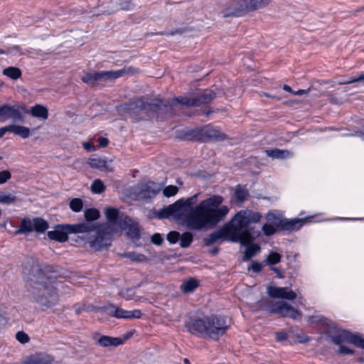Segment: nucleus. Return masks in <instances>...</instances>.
Returning a JSON list of instances; mask_svg holds the SVG:
<instances>
[{"label": "nucleus", "mask_w": 364, "mask_h": 364, "mask_svg": "<svg viewBox=\"0 0 364 364\" xmlns=\"http://www.w3.org/2000/svg\"><path fill=\"white\" fill-rule=\"evenodd\" d=\"M193 240V235L191 232H185L181 235L179 245L182 248L188 247Z\"/></svg>", "instance_id": "2f4dec72"}, {"label": "nucleus", "mask_w": 364, "mask_h": 364, "mask_svg": "<svg viewBox=\"0 0 364 364\" xmlns=\"http://www.w3.org/2000/svg\"><path fill=\"white\" fill-rule=\"evenodd\" d=\"M181 238V234L178 231H170L166 235V240L171 244H176L179 241Z\"/></svg>", "instance_id": "79ce46f5"}, {"label": "nucleus", "mask_w": 364, "mask_h": 364, "mask_svg": "<svg viewBox=\"0 0 364 364\" xmlns=\"http://www.w3.org/2000/svg\"><path fill=\"white\" fill-rule=\"evenodd\" d=\"M180 207L179 201L160 209L158 212V218L160 219L168 218L171 216L178 217L181 215V212L178 209Z\"/></svg>", "instance_id": "a211bd4d"}, {"label": "nucleus", "mask_w": 364, "mask_h": 364, "mask_svg": "<svg viewBox=\"0 0 364 364\" xmlns=\"http://www.w3.org/2000/svg\"><path fill=\"white\" fill-rule=\"evenodd\" d=\"M22 267L23 275L27 279L28 291L33 299L43 311L54 306L58 301L54 284L61 277L57 268L50 265L41 267L33 257L26 258Z\"/></svg>", "instance_id": "f257e3e1"}, {"label": "nucleus", "mask_w": 364, "mask_h": 364, "mask_svg": "<svg viewBox=\"0 0 364 364\" xmlns=\"http://www.w3.org/2000/svg\"><path fill=\"white\" fill-rule=\"evenodd\" d=\"M263 4L264 0H228L221 14L224 18L242 16L259 9Z\"/></svg>", "instance_id": "0eeeda50"}, {"label": "nucleus", "mask_w": 364, "mask_h": 364, "mask_svg": "<svg viewBox=\"0 0 364 364\" xmlns=\"http://www.w3.org/2000/svg\"><path fill=\"white\" fill-rule=\"evenodd\" d=\"M270 269L272 271H273L274 272H275L279 278H280V279L284 278V275L279 268L275 267H271Z\"/></svg>", "instance_id": "680f3d73"}, {"label": "nucleus", "mask_w": 364, "mask_h": 364, "mask_svg": "<svg viewBox=\"0 0 364 364\" xmlns=\"http://www.w3.org/2000/svg\"><path fill=\"white\" fill-rule=\"evenodd\" d=\"M339 334L341 335L343 341H348L358 348L360 347L364 341V338H361L360 336L353 334L346 330H342L340 331Z\"/></svg>", "instance_id": "412c9836"}, {"label": "nucleus", "mask_w": 364, "mask_h": 364, "mask_svg": "<svg viewBox=\"0 0 364 364\" xmlns=\"http://www.w3.org/2000/svg\"><path fill=\"white\" fill-rule=\"evenodd\" d=\"M115 308H116V305H114L112 303H108L107 304V309L108 310H107L106 314H107L109 316L114 317V312Z\"/></svg>", "instance_id": "3c124183"}, {"label": "nucleus", "mask_w": 364, "mask_h": 364, "mask_svg": "<svg viewBox=\"0 0 364 364\" xmlns=\"http://www.w3.org/2000/svg\"><path fill=\"white\" fill-rule=\"evenodd\" d=\"M185 326L192 334H200L213 340H218L229 328L226 318L222 315L211 314L201 318H191Z\"/></svg>", "instance_id": "39448f33"}, {"label": "nucleus", "mask_w": 364, "mask_h": 364, "mask_svg": "<svg viewBox=\"0 0 364 364\" xmlns=\"http://www.w3.org/2000/svg\"><path fill=\"white\" fill-rule=\"evenodd\" d=\"M3 74L12 80H18L21 77V70L16 67H8L3 70Z\"/></svg>", "instance_id": "7c9ffc66"}, {"label": "nucleus", "mask_w": 364, "mask_h": 364, "mask_svg": "<svg viewBox=\"0 0 364 364\" xmlns=\"http://www.w3.org/2000/svg\"><path fill=\"white\" fill-rule=\"evenodd\" d=\"M267 294L274 299H284L292 301L296 298V294L292 290H288L287 287L269 286L267 287Z\"/></svg>", "instance_id": "dca6fc26"}, {"label": "nucleus", "mask_w": 364, "mask_h": 364, "mask_svg": "<svg viewBox=\"0 0 364 364\" xmlns=\"http://www.w3.org/2000/svg\"><path fill=\"white\" fill-rule=\"evenodd\" d=\"M30 114L35 117L42 118L43 119H46L48 117V109L41 105H36L32 107L30 110Z\"/></svg>", "instance_id": "a878e982"}, {"label": "nucleus", "mask_w": 364, "mask_h": 364, "mask_svg": "<svg viewBox=\"0 0 364 364\" xmlns=\"http://www.w3.org/2000/svg\"><path fill=\"white\" fill-rule=\"evenodd\" d=\"M283 89L284 90L288 92H290V93H292L294 95V91H293V90L291 89V87L287 85H284L283 86Z\"/></svg>", "instance_id": "774afa93"}, {"label": "nucleus", "mask_w": 364, "mask_h": 364, "mask_svg": "<svg viewBox=\"0 0 364 364\" xmlns=\"http://www.w3.org/2000/svg\"><path fill=\"white\" fill-rule=\"evenodd\" d=\"M331 341L335 345H338L339 346L341 345V343L343 342L341 336L339 333L336 336H332Z\"/></svg>", "instance_id": "5fc2aeb1"}, {"label": "nucleus", "mask_w": 364, "mask_h": 364, "mask_svg": "<svg viewBox=\"0 0 364 364\" xmlns=\"http://www.w3.org/2000/svg\"><path fill=\"white\" fill-rule=\"evenodd\" d=\"M245 245L246 246V249L242 257L243 261L250 260L261 250L259 245L252 242V241L248 242L247 244Z\"/></svg>", "instance_id": "4be33fe9"}, {"label": "nucleus", "mask_w": 364, "mask_h": 364, "mask_svg": "<svg viewBox=\"0 0 364 364\" xmlns=\"http://www.w3.org/2000/svg\"><path fill=\"white\" fill-rule=\"evenodd\" d=\"M48 228V223L42 218L36 217L31 220L26 217L21 220L20 225L15 230L14 234H28L33 231L37 233H43Z\"/></svg>", "instance_id": "f8f14e48"}, {"label": "nucleus", "mask_w": 364, "mask_h": 364, "mask_svg": "<svg viewBox=\"0 0 364 364\" xmlns=\"http://www.w3.org/2000/svg\"><path fill=\"white\" fill-rule=\"evenodd\" d=\"M220 250V248L218 247H215L214 248H213L212 250H210V254L212 255V256H215L216 255L218 252Z\"/></svg>", "instance_id": "338daca9"}, {"label": "nucleus", "mask_w": 364, "mask_h": 364, "mask_svg": "<svg viewBox=\"0 0 364 364\" xmlns=\"http://www.w3.org/2000/svg\"><path fill=\"white\" fill-rule=\"evenodd\" d=\"M178 191L177 186L169 185L163 189V194L166 197H171L175 196Z\"/></svg>", "instance_id": "a19ab883"}, {"label": "nucleus", "mask_w": 364, "mask_h": 364, "mask_svg": "<svg viewBox=\"0 0 364 364\" xmlns=\"http://www.w3.org/2000/svg\"><path fill=\"white\" fill-rule=\"evenodd\" d=\"M128 225L125 228H120L121 230H127V235L132 238L133 242H136L139 240L141 237L140 230L138 227V224L134 223L132 219L129 217V223Z\"/></svg>", "instance_id": "aec40b11"}, {"label": "nucleus", "mask_w": 364, "mask_h": 364, "mask_svg": "<svg viewBox=\"0 0 364 364\" xmlns=\"http://www.w3.org/2000/svg\"><path fill=\"white\" fill-rule=\"evenodd\" d=\"M182 134L183 137L186 139L197 141H202L205 138L218 141H223L225 139V134L210 125L203 129L183 130Z\"/></svg>", "instance_id": "9b49d317"}, {"label": "nucleus", "mask_w": 364, "mask_h": 364, "mask_svg": "<svg viewBox=\"0 0 364 364\" xmlns=\"http://www.w3.org/2000/svg\"><path fill=\"white\" fill-rule=\"evenodd\" d=\"M267 223L262 225V230L266 236H272L282 231H296L304 224L302 219L289 220L284 218L283 213L277 210H271L266 215Z\"/></svg>", "instance_id": "423d86ee"}, {"label": "nucleus", "mask_w": 364, "mask_h": 364, "mask_svg": "<svg viewBox=\"0 0 364 364\" xmlns=\"http://www.w3.org/2000/svg\"><path fill=\"white\" fill-rule=\"evenodd\" d=\"M195 97H176L170 102L164 100H149L141 97L134 101L122 105L120 107L137 120L145 119L149 117V114H161L166 111L171 110L175 102L187 107H198Z\"/></svg>", "instance_id": "7ed1b4c3"}, {"label": "nucleus", "mask_w": 364, "mask_h": 364, "mask_svg": "<svg viewBox=\"0 0 364 364\" xmlns=\"http://www.w3.org/2000/svg\"><path fill=\"white\" fill-rule=\"evenodd\" d=\"M188 28H178L172 31H163L158 33H151L150 35H159V36H174V35H181L186 31H188Z\"/></svg>", "instance_id": "e433bc0d"}, {"label": "nucleus", "mask_w": 364, "mask_h": 364, "mask_svg": "<svg viewBox=\"0 0 364 364\" xmlns=\"http://www.w3.org/2000/svg\"><path fill=\"white\" fill-rule=\"evenodd\" d=\"M19 50V47L16 46H14L12 48L8 50H3V49H1L0 48V54H6V53H12L14 50H16V51H18Z\"/></svg>", "instance_id": "e2e57ef3"}, {"label": "nucleus", "mask_w": 364, "mask_h": 364, "mask_svg": "<svg viewBox=\"0 0 364 364\" xmlns=\"http://www.w3.org/2000/svg\"><path fill=\"white\" fill-rule=\"evenodd\" d=\"M119 5L120 6V9L124 11L131 10L134 7V5L130 0H123Z\"/></svg>", "instance_id": "de8ad7c7"}, {"label": "nucleus", "mask_w": 364, "mask_h": 364, "mask_svg": "<svg viewBox=\"0 0 364 364\" xmlns=\"http://www.w3.org/2000/svg\"><path fill=\"white\" fill-rule=\"evenodd\" d=\"M284 301L272 302L267 304V311L271 314H280Z\"/></svg>", "instance_id": "f704fd0d"}, {"label": "nucleus", "mask_w": 364, "mask_h": 364, "mask_svg": "<svg viewBox=\"0 0 364 364\" xmlns=\"http://www.w3.org/2000/svg\"><path fill=\"white\" fill-rule=\"evenodd\" d=\"M198 280L191 277L183 282L181 286V289L185 294L191 293L194 291L195 289L198 287Z\"/></svg>", "instance_id": "393cba45"}, {"label": "nucleus", "mask_w": 364, "mask_h": 364, "mask_svg": "<svg viewBox=\"0 0 364 364\" xmlns=\"http://www.w3.org/2000/svg\"><path fill=\"white\" fill-rule=\"evenodd\" d=\"M287 334L284 332L279 331L276 333V340L277 341H283L287 340Z\"/></svg>", "instance_id": "864d4df0"}, {"label": "nucleus", "mask_w": 364, "mask_h": 364, "mask_svg": "<svg viewBox=\"0 0 364 364\" xmlns=\"http://www.w3.org/2000/svg\"><path fill=\"white\" fill-rule=\"evenodd\" d=\"M89 164L92 168L100 170H103L107 167V161L101 159H90Z\"/></svg>", "instance_id": "4c0bfd02"}, {"label": "nucleus", "mask_w": 364, "mask_h": 364, "mask_svg": "<svg viewBox=\"0 0 364 364\" xmlns=\"http://www.w3.org/2000/svg\"><path fill=\"white\" fill-rule=\"evenodd\" d=\"M94 309L97 312H100V313H102V314H106L107 310H108L107 309V305H104V306H95Z\"/></svg>", "instance_id": "bf43d9fd"}, {"label": "nucleus", "mask_w": 364, "mask_h": 364, "mask_svg": "<svg viewBox=\"0 0 364 364\" xmlns=\"http://www.w3.org/2000/svg\"><path fill=\"white\" fill-rule=\"evenodd\" d=\"M114 317L117 318H122V316L124 313V309L118 307L116 306L115 310H114Z\"/></svg>", "instance_id": "4d7b16f0"}, {"label": "nucleus", "mask_w": 364, "mask_h": 364, "mask_svg": "<svg viewBox=\"0 0 364 364\" xmlns=\"http://www.w3.org/2000/svg\"><path fill=\"white\" fill-rule=\"evenodd\" d=\"M235 198L238 203H242L245 201L249 193L247 189L244 188L240 184H238L235 190Z\"/></svg>", "instance_id": "c756f323"}, {"label": "nucleus", "mask_w": 364, "mask_h": 364, "mask_svg": "<svg viewBox=\"0 0 364 364\" xmlns=\"http://www.w3.org/2000/svg\"><path fill=\"white\" fill-rule=\"evenodd\" d=\"M216 97V93L210 89H205L202 92H198L195 96V100L198 104V107L210 102Z\"/></svg>", "instance_id": "6ab92c4d"}, {"label": "nucleus", "mask_w": 364, "mask_h": 364, "mask_svg": "<svg viewBox=\"0 0 364 364\" xmlns=\"http://www.w3.org/2000/svg\"><path fill=\"white\" fill-rule=\"evenodd\" d=\"M131 311L124 310L122 318L130 319Z\"/></svg>", "instance_id": "69168bd1"}, {"label": "nucleus", "mask_w": 364, "mask_h": 364, "mask_svg": "<svg viewBox=\"0 0 364 364\" xmlns=\"http://www.w3.org/2000/svg\"><path fill=\"white\" fill-rule=\"evenodd\" d=\"M310 90V87L306 90H299L298 91L294 92V95H303L309 92Z\"/></svg>", "instance_id": "0e129e2a"}, {"label": "nucleus", "mask_w": 364, "mask_h": 364, "mask_svg": "<svg viewBox=\"0 0 364 364\" xmlns=\"http://www.w3.org/2000/svg\"><path fill=\"white\" fill-rule=\"evenodd\" d=\"M84 216L87 222V223L90 224V222H93L99 219L100 214V211L96 208H88L85 210Z\"/></svg>", "instance_id": "473e14b6"}, {"label": "nucleus", "mask_w": 364, "mask_h": 364, "mask_svg": "<svg viewBox=\"0 0 364 364\" xmlns=\"http://www.w3.org/2000/svg\"><path fill=\"white\" fill-rule=\"evenodd\" d=\"M70 208L75 213L80 212L83 207V202L81 198H73L69 203Z\"/></svg>", "instance_id": "58836bf2"}, {"label": "nucleus", "mask_w": 364, "mask_h": 364, "mask_svg": "<svg viewBox=\"0 0 364 364\" xmlns=\"http://www.w3.org/2000/svg\"><path fill=\"white\" fill-rule=\"evenodd\" d=\"M16 340L21 343H26L29 341V336L23 331H18L16 334Z\"/></svg>", "instance_id": "a18cd8bd"}, {"label": "nucleus", "mask_w": 364, "mask_h": 364, "mask_svg": "<svg viewBox=\"0 0 364 364\" xmlns=\"http://www.w3.org/2000/svg\"><path fill=\"white\" fill-rule=\"evenodd\" d=\"M265 153L267 156L272 159H284L292 156L291 151L279 149H267Z\"/></svg>", "instance_id": "b1692460"}, {"label": "nucleus", "mask_w": 364, "mask_h": 364, "mask_svg": "<svg viewBox=\"0 0 364 364\" xmlns=\"http://www.w3.org/2000/svg\"><path fill=\"white\" fill-rule=\"evenodd\" d=\"M338 353L342 355H352L354 353V350L346 346L341 345L338 349Z\"/></svg>", "instance_id": "09e8293b"}, {"label": "nucleus", "mask_w": 364, "mask_h": 364, "mask_svg": "<svg viewBox=\"0 0 364 364\" xmlns=\"http://www.w3.org/2000/svg\"><path fill=\"white\" fill-rule=\"evenodd\" d=\"M232 227L229 222L220 229L213 232L203 239L205 246H210L220 240L229 239L232 241Z\"/></svg>", "instance_id": "ddd939ff"}, {"label": "nucleus", "mask_w": 364, "mask_h": 364, "mask_svg": "<svg viewBox=\"0 0 364 364\" xmlns=\"http://www.w3.org/2000/svg\"><path fill=\"white\" fill-rule=\"evenodd\" d=\"M263 262L260 263L257 261H252L250 267H248V270H252L255 273H259L263 268Z\"/></svg>", "instance_id": "37998d69"}, {"label": "nucleus", "mask_w": 364, "mask_h": 364, "mask_svg": "<svg viewBox=\"0 0 364 364\" xmlns=\"http://www.w3.org/2000/svg\"><path fill=\"white\" fill-rule=\"evenodd\" d=\"M136 69L132 67H124L123 68L117 70L109 71H92L86 73L82 77V80L83 82L95 86L102 82L114 80L127 73H136Z\"/></svg>", "instance_id": "6e6552de"}, {"label": "nucleus", "mask_w": 364, "mask_h": 364, "mask_svg": "<svg viewBox=\"0 0 364 364\" xmlns=\"http://www.w3.org/2000/svg\"><path fill=\"white\" fill-rule=\"evenodd\" d=\"M151 242L155 245L159 246L164 242V237L160 233H154L151 237Z\"/></svg>", "instance_id": "c03bdc74"}, {"label": "nucleus", "mask_w": 364, "mask_h": 364, "mask_svg": "<svg viewBox=\"0 0 364 364\" xmlns=\"http://www.w3.org/2000/svg\"><path fill=\"white\" fill-rule=\"evenodd\" d=\"M125 257L131 259L132 261H141V257H144L143 255H136L134 253L132 252L126 253Z\"/></svg>", "instance_id": "8fccbe9b"}, {"label": "nucleus", "mask_w": 364, "mask_h": 364, "mask_svg": "<svg viewBox=\"0 0 364 364\" xmlns=\"http://www.w3.org/2000/svg\"><path fill=\"white\" fill-rule=\"evenodd\" d=\"M93 225L81 223L78 224H60L55 226L54 230L48 231V237L59 242H64L68 239V234L85 233L92 230Z\"/></svg>", "instance_id": "1a4fd4ad"}, {"label": "nucleus", "mask_w": 364, "mask_h": 364, "mask_svg": "<svg viewBox=\"0 0 364 364\" xmlns=\"http://www.w3.org/2000/svg\"><path fill=\"white\" fill-rule=\"evenodd\" d=\"M122 338L108 336H102L97 341V343L102 347L118 346L122 344Z\"/></svg>", "instance_id": "5701e85b"}, {"label": "nucleus", "mask_w": 364, "mask_h": 364, "mask_svg": "<svg viewBox=\"0 0 364 364\" xmlns=\"http://www.w3.org/2000/svg\"><path fill=\"white\" fill-rule=\"evenodd\" d=\"M105 190V186L100 179L95 180L91 185V191L93 193L100 194Z\"/></svg>", "instance_id": "c9c22d12"}, {"label": "nucleus", "mask_w": 364, "mask_h": 364, "mask_svg": "<svg viewBox=\"0 0 364 364\" xmlns=\"http://www.w3.org/2000/svg\"><path fill=\"white\" fill-rule=\"evenodd\" d=\"M105 215L107 220L113 225L118 228H125L129 223V217L121 213L114 208H108L105 210Z\"/></svg>", "instance_id": "4468645a"}, {"label": "nucleus", "mask_w": 364, "mask_h": 364, "mask_svg": "<svg viewBox=\"0 0 364 364\" xmlns=\"http://www.w3.org/2000/svg\"><path fill=\"white\" fill-rule=\"evenodd\" d=\"M262 215L250 210L238 211L229 222L232 227V242L246 245L260 235V231L252 223L259 222Z\"/></svg>", "instance_id": "20e7f679"}, {"label": "nucleus", "mask_w": 364, "mask_h": 364, "mask_svg": "<svg viewBox=\"0 0 364 364\" xmlns=\"http://www.w3.org/2000/svg\"><path fill=\"white\" fill-rule=\"evenodd\" d=\"M11 178V173L8 170L0 171V184L5 183Z\"/></svg>", "instance_id": "49530a36"}, {"label": "nucleus", "mask_w": 364, "mask_h": 364, "mask_svg": "<svg viewBox=\"0 0 364 364\" xmlns=\"http://www.w3.org/2000/svg\"><path fill=\"white\" fill-rule=\"evenodd\" d=\"M161 190L160 184L154 181H147L139 186V194L142 198H153Z\"/></svg>", "instance_id": "2eb2a0df"}, {"label": "nucleus", "mask_w": 364, "mask_h": 364, "mask_svg": "<svg viewBox=\"0 0 364 364\" xmlns=\"http://www.w3.org/2000/svg\"><path fill=\"white\" fill-rule=\"evenodd\" d=\"M0 117L12 119L14 122L23 120V114L15 107L4 104L0 107Z\"/></svg>", "instance_id": "f3484780"}, {"label": "nucleus", "mask_w": 364, "mask_h": 364, "mask_svg": "<svg viewBox=\"0 0 364 364\" xmlns=\"http://www.w3.org/2000/svg\"><path fill=\"white\" fill-rule=\"evenodd\" d=\"M10 125L0 127V138L3 137L6 132H10Z\"/></svg>", "instance_id": "052dcab7"}, {"label": "nucleus", "mask_w": 364, "mask_h": 364, "mask_svg": "<svg viewBox=\"0 0 364 364\" xmlns=\"http://www.w3.org/2000/svg\"><path fill=\"white\" fill-rule=\"evenodd\" d=\"M280 315L296 319L297 317L301 316V314L298 310L284 302Z\"/></svg>", "instance_id": "bb28decb"}, {"label": "nucleus", "mask_w": 364, "mask_h": 364, "mask_svg": "<svg viewBox=\"0 0 364 364\" xmlns=\"http://www.w3.org/2000/svg\"><path fill=\"white\" fill-rule=\"evenodd\" d=\"M142 316V313L139 309L131 311L130 319L140 318Z\"/></svg>", "instance_id": "603ef678"}, {"label": "nucleus", "mask_w": 364, "mask_h": 364, "mask_svg": "<svg viewBox=\"0 0 364 364\" xmlns=\"http://www.w3.org/2000/svg\"><path fill=\"white\" fill-rule=\"evenodd\" d=\"M198 196V194H195L186 200H177L180 203L178 209L181 214L191 208L186 215V223L192 230L214 228L219 223L224 220L230 209L227 205H222L224 199L219 195H213L200 201L194 208H191L196 203Z\"/></svg>", "instance_id": "f03ea898"}, {"label": "nucleus", "mask_w": 364, "mask_h": 364, "mask_svg": "<svg viewBox=\"0 0 364 364\" xmlns=\"http://www.w3.org/2000/svg\"><path fill=\"white\" fill-rule=\"evenodd\" d=\"M98 141H99V146L100 147H106L108 144H109V140L107 138H105V137H100L98 139Z\"/></svg>", "instance_id": "6e6d98bb"}, {"label": "nucleus", "mask_w": 364, "mask_h": 364, "mask_svg": "<svg viewBox=\"0 0 364 364\" xmlns=\"http://www.w3.org/2000/svg\"><path fill=\"white\" fill-rule=\"evenodd\" d=\"M282 259V255L276 252H271L266 259L263 262V263L266 265H270L273 267V265L277 264L280 262Z\"/></svg>", "instance_id": "72a5a7b5"}, {"label": "nucleus", "mask_w": 364, "mask_h": 364, "mask_svg": "<svg viewBox=\"0 0 364 364\" xmlns=\"http://www.w3.org/2000/svg\"><path fill=\"white\" fill-rule=\"evenodd\" d=\"M51 360L46 355H33L21 364H51Z\"/></svg>", "instance_id": "c85d7f7f"}, {"label": "nucleus", "mask_w": 364, "mask_h": 364, "mask_svg": "<svg viewBox=\"0 0 364 364\" xmlns=\"http://www.w3.org/2000/svg\"><path fill=\"white\" fill-rule=\"evenodd\" d=\"M17 200V198L11 194H4V193H0V203L11 205L14 203Z\"/></svg>", "instance_id": "ea45409f"}, {"label": "nucleus", "mask_w": 364, "mask_h": 364, "mask_svg": "<svg viewBox=\"0 0 364 364\" xmlns=\"http://www.w3.org/2000/svg\"><path fill=\"white\" fill-rule=\"evenodd\" d=\"M95 230L94 226L93 230L88 232H85L83 236H77L74 239L75 242L81 243H89L90 247L95 250H101L111 245L112 235L109 232H105L103 230Z\"/></svg>", "instance_id": "9d476101"}, {"label": "nucleus", "mask_w": 364, "mask_h": 364, "mask_svg": "<svg viewBox=\"0 0 364 364\" xmlns=\"http://www.w3.org/2000/svg\"><path fill=\"white\" fill-rule=\"evenodd\" d=\"M83 148L87 151H92L95 150V146L91 142L83 143Z\"/></svg>", "instance_id": "13d9d810"}, {"label": "nucleus", "mask_w": 364, "mask_h": 364, "mask_svg": "<svg viewBox=\"0 0 364 364\" xmlns=\"http://www.w3.org/2000/svg\"><path fill=\"white\" fill-rule=\"evenodd\" d=\"M10 132H13L23 139L28 138L31 134L29 128L26 127L16 124H10Z\"/></svg>", "instance_id": "cd10ccee"}]
</instances>
